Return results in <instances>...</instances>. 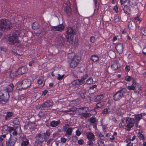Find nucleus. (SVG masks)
Instances as JSON below:
<instances>
[{
    "mask_svg": "<svg viewBox=\"0 0 146 146\" xmlns=\"http://www.w3.org/2000/svg\"><path fill=\"white\" fill-rule=\"evenodd\" d=\"M14 85L12 83L10 84L8 86L5 90L7 92H12L14 88Z\"/></svg>",
    "mask_w": 146,
    "mask_h": 146,
    "instance_id": "c85d7f7f",
    "label": "nucleus"
},
{
    "mask_svg": "<svg viewBox=\"0 0 146 146\" xmlns=\"http://www.w3.org/2000/svg\"><path fill=\"white\" fill-rule=\"evenodd\" d=\"M88 74H85L80 79H79L82 84H83L85 82V79L88 77Z\"/></svg>",
    "mask_w": 146,
    "mask_h": 146,
    "instance_id": "c9c22d12",
    "label": "nucleus"
},
{
    "mask_svg": "<svg viewBox=\"0 0 146 146\" xmlns=\"http://www.w3.org/2000/svg\"><path fill=\"white\" fill-rule=\"evenodd\" d=\"M60 141L61 142L64 143L66 141V139L64 137H62L60 138Z\"/></svg>",
    "mask_w": 146,
    "mask_h": 146,
    "instance_id": "e2e57ef3",
    "label": "nucleus"
},
{
    "mask_svg": "<svg viewBox=\"0 0 146 146\" xmlns=\"http://www.w3.org/2000/svg\"><path fill=\"white\" fill-rule=\"evenodd\" d=\"M60 123V121L58 120L57 121H52L51 122L50 125L52 127H55L57 126Z\"/></svg>",
    "mask_w": 146,
    "mask_h": 146,
    "instance_id": "c756f323",
    "label": "nucleus"
},
{
    "mask_svg": "<svg viewBox=\"0 0 146 146\" xmlns=\"http://www.w3.org/2000/svg\"><path fill=\"white\" fill-rule=\"evenodd\" d=\"M53 102L52 100H47L42 105V107L48 108L52 106Z\"/></svg>",
    "mask_w": 146,
    "mask_h": 146,
    "instance_id": "4be33fe9",
    "label": "nucleus"
},
{
    "mask_svg": "<svg viewBox=\"0 0 146 146\" xmlns=\"http://www.w3.org/2000/svg\"><path fill=\"white\" fill-rule=\"evenodd\" d=\"M138 136L141 139L144 140L145 139V138L143 135L141 133H139L138 134Z\"/></svg>",
    "mask_w": 146,
    "mask_h": 146,
    "instance_id": "5fc2aeb1",
    "label": "nucleus"
},
{
    "mask_svg": "<svg viewBox=\"0 0 146 146\" xmlns=\"http://www.w3.org/2000/svg\"><path fill=\"white\" fill-rule=\"evenodd\" d=\"M29 143V141L28 140H27L25 141H24L22 142L21 144V146H27Z\"/></svg>",
    "mask_w": 146,
    "mask_h": 146,
    "instance_id": "de8ad7c7",
    "label": "nucleus"
},
{
    "mask_svg": "<svg viewBox=\"0 0 146 146\" xmlns=\"http://www.w3.org/2000/svg\"><path fill=\"white\" fill-rule=\"evenodd\" d=\"M76 135L78 136H79L81 134V132L78 129L76 130Z\"/></svg>",
    "mask_w": 146,
    "mask_h": 146,
    "instance_id": "680f3d73",
    "label": "nucleus"
},
{
    "mask_svg": "<svg viewBox=\"0 0 146 146\" xmlns=\"http://www.w3.org/2000/svg\"><path fill=\"white\" fill-rule=\"evenodd\" d=\"M125 121L126 127L130 128L134 125L133 122L131 117H127L125 118Z\"/></svg>",
    "mask_w": 146,
    "mask_h": 146,
    "instance_id": "f8f14e48",
    "label": "nucleus"
},
{
    "mask_svg": "<svg viewBox=\"0 0 146 146\" xmlns=\"http://www.w3.org/2000/svg\"><path fill=\"white\" fill-rule=\"evenodd\" d=\"M138 3V0H129L128 1V3L129 5L132 7L136 6Z\"/></svg>",
    "mask_w": 146,
    "mask_h": 146,
    "instance_id": "a878e982",
    "label": "nucleus"
},
{
    "mask_svg": "<svg viewBox=\"0 0 146 146\" xmlns=\"http://www.w3.org/2000/svg\"><path fill=\"white\" fill-rule=\"evenodd\" d=\"M135 21L137 24H139L141 22V19L140 18L138 15L137 17L134 18Z\"/></svg>",
    "mask_w": 146,
    "mask_h": 146,
    "instance_id": "37998d69",
    "label": "nucleus"
},
{
    "mask_svg": "<svg viewBox=\"0 0 146 146\" xmlns=\"http://www.w3.org/2000/svg\"><path fill=\"white\" fill-rule=\"evenodd\" d=\"M117 135V133L116 132H115L113 133L112 132L106 134V136L108 138L109 140H113L115 137V136Z\"/></svg>",
    "mask_w": 146,
    "mask_h": 146,
    "instance_id": "a211bd4d",
    "label": "nucleus"
},
{
    "mask_svg": "<svg viewBox=\"0 0 146 146\" xmlns=\"http://www.w3.org/2000/svg\"><path fill=\"white\" fill-rule=\"evenodd\" d=\"M100 138V140H102L103 139L102 137H104V135L101 133H99V135L97 134V135Z\"/></svg>",
    "mask_w": 146,
    "mask_h": 146,
    "instance_id": "338daca9",
    "label": "nucleus"
},
{
    "mask_svg": "<svg viewBox=\"0 0 146 146\" xmlns=\"http://www.w3.org/2000/svg\"><path fill=\"white\" fill-rule=\"evenodd\" d=\"M145 115L144 113H141L138 114L132 115V117L131 118L132 121L134 123H137L142 117L143 115Z\"/></svg>",
    "mask_w": 146,
    "mask_h": 146,
    "instance_id": "1a4fd4ad",
    "label": "nucleus"
},
{
    "mask_svg": "<svg viewBox=\"0 0 146 146\" xmlns=\"http://www.w3.org/2000/svg\"><path fill=\"white\" fill-rule=\"evenodd\" d=\"M6 137V134L0 135V141L1 142H4L5 138Z\"/></svg>",
    "mask_w": 146,
    "mask_h": 146,
    "instance_id": "8fccbe9b",
    "label": "nucleus"
},
{
    "mask_svg": "<svg viewBox=\"0 0 146 146\" xmlns=\"http://www.w3.org/2000/svg\"><path fill=\"white\" fill-rule=\"evenodd\" d=\"M71 84L72 85L74 86L82 85L79 79H77L71 82Z\"/></svg>",
    "mask_w": 146,
    "mask_h": 146,
    "instance_id": "f704fd0d",
    "label": "nucleus"
},
{
    "mask_svg": "<svg viewBox=\"0 0 146 146\" xmlns=\"http://www.w3.org/2000/svg\"><path fill=\"white\" fill-rule=\"evenodd\" d=\"M104 102H100L97 103L96 105V106L95 108V109H97L100 108L104 106Z\"/></svg>",
    "mask_w": 146,
    "mask_h": 146,
    "instance_id": "ea45409f",
    "label": "nucleus"
},
{
    "mask_svg": "<svg viewBox=\"0 0 146 146\" xmlns=\"http://www.w3.org/2000/svg\"><path fill=\"white\" fill-rule=\"evenodd\" d=\"M124 92L123 90L117 92L113 96L114 99L116 101L119 100L123 97Z\"/></svg>",
    "mask_w": 146,
    "mask_h": 146,
    "instance_id": "9d476101",
    "label": "nucleus"
},
{
    "mask_svg": "<svg viewBox=\"0 0 146 146\" xmlns=\"http://www.w3.org/2000/svg\"><path fill=\"white\" fill-rule=\"evenodd\" d=\"M36 141H35L34 146H36L41 144L45 140V137L42 133H40L36 137Z\"/></svg>",
    "mask_w": 146,
    "mask_h": 146,
    "instance_id": "6e6552de",
    "label": "nucleus"
},
{
    "mask_svg": "<svg viewBox=\"0 0 146 146\" xmlns=\"http://www.w3.org/2000/svg\"><path fill=\"white\" fill-rule=\"evenodd\" d=\"M110 109L109 108H108L105 109L103 111H102V113L104 114H108L110 113V111H109Z\"/></svg>",
    "mask_w": 146,
    "mask_h": 146,
    "instance_id": "864d4df0",
    "label": "nucleus"
},
{
    "mask_svg": "<svg viewBox=\"0 0 146 146\" xmlns=\"http://www.w3.org/2000/svg\"><path fill=\"white\" fill-rule=\"evenodd\" d=\"M123 10L124 13L126 14L129 15L130 13L131 9L127 5H125L123 7Z\"/></svg>",
    "mask_w": 146,
    "mask_h": 146,
    "instance_id": "cd10ccee",
    "label": "nucleus"
},
{
    "mask_svg": "<svg viewBox=\"0 0 146 146\" xmlns=\"http://www.w3.org/2000/svg\"><path fill=\"white\" fill-rule=\"evenodd\" d=\"M78 142L79 145H82L84 143V141L82 139H80L78 140Z\"/></svg>",
    "mask_w": 146,
    "mask_h": 146,
    "instance_id": "bf43d9fd",
    "label": "nucleus"
},
{
    "mask_svg": "<svg viewBox=\"0 0 146 146\" xmlns=\"http://www.w3.org/2000/svg\"><path fill=\"white\" fill-rule=\"evenodd\" d=\"M68 58L70 59V67L72 68H74L76 67L79 62L80 58L75 56V54L72 52L69 53L68 55Z\"/></svg>",
    "mask_w": 146,
    "mask_h": 146,
    "instance_id": "f03ea898",
    "label": "nucleus"
},
{
    "mask_svg": "<svg viewBox=\"0 0 146 146\" xmlns=\"http://www.w3.org/2000/svg\"><path fill=\"white\" fill-rule=\"evenodd\" d=\"M125 80L127 82H130L133 80V78L130 76H125Z\"/></svg>",
    "mask_w": 146,
    "mask_h": 146,
    "instance_id": "c03bdc74",
    "label": "nucleus"
},
{
    "mask_svg": "<svg viewBox=\"0 0 146 146\" xmlns=\"http://www.w3.org/2000/svg\"><path fill=\"white\" fill-rule=\"evenodd\" d=\"M141 32L142 35L144 36H146V28L144 27L141 30Z\"/></svg>",
    "mask_w": 146,
    "mask_h": 146,
    "instance_id": "603ef678",
    "label": "nucleus"
},
{
    "mask_svg": "<svg viewBox=\"0 0 146 146\" xmlns=\"http://www.w3.org/2000/svg\"><path fill=\"white\" fill-rule=\"evenodd\" d=\"M8 95L7 98H5L3 94L1 93H0V103L5 104L7 101L9 97L8 94Z\"/></svg>",
    "mask_w": 146,
    "mask_h": 146,
    "instance_id": "b1692460",
    "label": "nucleus"
},
{
    "mask_svg": "<svg viewBox=\"0 0 146 146\" xmlns=\"http://www.w3.org/2000/svg\"><path fill=\"white\" fill-rule=\"evenodd\" d=\"M1 50L5 52L7 50V49L5 47L3 46H1L0 48Z\"/></svg>",
    "mask_w": 146,
    "mask_h": 146,
    "instance_id": "052dcab7",
    "label": "nucleus"
},
{
    "mask_svg": "<svg viewBox=\"0 0 146 146\" xmlns=\"http://www.w3.org/2000/svg\"><path fill=\"white\" fill-rule=\"evenodd\" d=\"M17 86V89L18 90H20L23 88L22 82H18L16 84Z\"/></svg>",
    "mask_w": 146,
    "mask_h": 146,
    "instance_id": "e433bc0d",
    "label": "nucleus"
},
{
    "mask_svg": "<svg viewBox=\"0 0 146 146\" xmlns=\"http://www.w3.org/2000/svg\"><path fill=\"white\" fill-rule=\"evenodd\" d=\"M118 67L119 66L117 62L114 61L112 62L111 66V68L112 70H116L118 69Z\"/></svg>",
    "mask_w": 146,
    "mask_h": 146,
    "instance_id": "bb28decb",
    "label": "nucleus"
},
{
    "mask_svg": "<svg viewBox=\"0 0 146 146\" xmlns=\"http://www.w3.org/2000/svg\"><path fill=\"white\" fill-rule=\"evenodd\" d=\"M19 74L18 72H17V70L12 71L10 73V76L12 78L16 77Z\"/></svg>",
    "mask_w": 146,
    "mask_h": 146,
    "instance_id": "2f4dec72",
    "label": "nucleus"
},
{
    "mask_svg": "<svg viewBox=\"0 0 146 146\" xmlns=\"http://www.w3.org/2000/svg\"><path fill=\"white\" fill-rule=\"evenodd\" d=\"M27 70V68L26 67L23 66L17 70V72H18L19 74H22L25 73Z\"/></svg>",
    "mask_w": 146,
    "mask_h": 146,
    "instance_id": "6ab92c4d",
    "label": "nucleus"
},
{
    "mask_svg": "<svg viewBox=\"0 0 146 146\" xmlns=\"http://www.w3.org/2000/svg\"><path fill=\"white\" fill-rule=\"evenodd\" d=\"M126 110V106L125 105H123L118 109V113L120 115H121L125 113Z\"/></svg>",
    "mask_w": 146,
    "mask_h": 146,
    "instance_id": "f3484780",
    "label": "nucleus"
},
{
    "mask_svg": "<svg viewBox=\"0 0 146 146\" xmlns=\"http://www.w3.org/2000/svg\"><path fill=\"white\" fill-rule=\"evenodd\" d=\"M123 45L121 43L117 44L115 47V48L119 54H121L123 51Z\"/></svg>",
    "mask_w": 146,
    "mask_h": 146,
    "instance_id": "aec40b11",
    "label": "nucleus"
},
{
    "mask_svg": "<svg viewBox=\"0 0 146 146\" xmlns=\"http://www.w3.org/2000/svg\"><path fill=\"white\" fill-rule=\"evenodd\" d=\"M125 121V119H123L120 123L119 125V127H126Z\"/></svg>",
    "mask_w": 146,
    "mask_h": 146,
    "instance_id": "a19ab883",
    "label": "nucleus"
},
{
    "mask_svg": "<svg viewBox=\"0 0 146 146\" xmlns=\"http://www.w3.org/2000/svg\"><path fill=\"white\" fill-rule=\"evenodd\" d=\"M23 88L24 89L28 88L31 85L30 81L28 79H25L22 81Z\"/></svg>",
    "mask_w": 146,
    "mask_h": 146,
    "instance_id": "dca6fc26",
    "label": "nucleus"
},
{
    "mask_svg": "<svg viewBox=\"0 0 146 146\" xmlns=\"http://www.w3.org/2000/svg\"><path fill=\"white\" fill-rule=\"evenodd\" d=\"M16 142V140L10 137L8 140L6 141L7 146H14Z\"/></svg>",
    "mask_w": 146,
    "mask_h": 146,
    "instance_id": "4468645a",
    "label": "nucleus"
},
{
    "mask_svg": "<svg viewBox=\"0 0 146 146\" xmlns=\"http://www.w3.org/2000/svg\"><path fill=\"white\" fill-rule=\"evenodd\" d=\"M113 9L115 11L116 13H117L118 12V8L117 7L116 5L114 7Z\"/></svg>",
    "mask_w": 146,
    "mask_h": 146,
    "instance_id": "0e129e2a",
    "label": "nucleus"
},
{
    "mask_svg": "<svg viewBox=\"0 0 146 146\" xmlns=\"http://www.w3.org/2000/svg\"><path fill=\"white\" fill-rule=\"evenodd\" d=\"M31 129H33L36 128V125L35 123L30 122L27 125H25L24 126V128L27 129V127Z\"/></svg>",
    "mask_w": 146,
    "mask_h": 146,
    "instance_id": "393cba45",
    "label": "nucleus"
},
{
    "mask_svg": "<svg viewBox=\"0 0 146 146\" xmlns=\"http://www.w3.org/2000/svg\"><path fill=\"white\" fill-rule=\"evenodd\" d=\"M57 45L61 46L63 45L64 42V38L61 35H58L56 39Z\"/></svg>",
    "mask_w": 146,
    "mask_h": 146,
    "instance_id": "ddd939ff",
    "label": "nucleus"
},
{
    "mask_svg": "<svg viewBox=\"0 0 146 146\" xmlns=\"http://www.w3.org/2000/svg\"><path fill=\"white\" fill-rule=\"evenodd\" d=\"M21 31L19 30L14 31L11 33L8 37L7 40L9 43L11 44H13L18 42V37L20 35Z\"/></svg>",
    "mask_w": 146,
    "mask_h": 146,
    "instance_id": "f257e3e1",
    "label": "nucleus"
},
{
    "mask_svg": "<svg viewBox=\"0 0 146 146\" xmlns=\"http://www.w3.org/2000/svg\"><path fill=\"white\" fill-rule=\"evenodd\" d=\"M32 28L35 30L38 29L39 27L40 26L38 22H35L32 24Z\"/></svg>",
    "mask_w": 146,
    "mask_h": 146,
    "instance_id": "72a5a7b5",
    "label": "nucleus"
},
{
    "mask_svg": "<svg viewBox=\"0 0 146 146\" xmlns=\"http://www.w3.org/2000/svg\"><path fill=\"white\" fill-rule=\"evenodd\" d=\"M78 111L79 112V114L80 115L82 118H87L90 116L89 114L86 113L87 112L89 111V109L87 107H83L78 108Z\"/></svg>",
    "mask_w": 146,
    "mask_h": 146,
    "instance_id": "39448f33",
    "label": "nucleus"
},
{
    "mask_svg": "<svg viewBox=\"0 0 146 146\" xmlns=\"http://www.w3.org/2000/svg\"><path fill=\"white\" fill-rule=\"evenodd\" d=\"M67 35L66 36L68 41L70 43H72L73 40L74 32L73 28L70 27L67 28L66 31Z\"/></svg>",
    "mask_w": 146,
    "mask_h": 146,
    "instance_id": "7ed1b4c3",
    "label": "nucleus"
},
{
    "mask_svg": "<svg viewBox=\"0 0 146 146\" xmlns=\"http://www.w3.org/2000/svg\"><path fill=\"white\" fill-rule=\"evenodd\" d=\"M64 28V27L62 24H60L57 26H50V29L54 31H59L60 32L63 31Z\"/></svg>",
    "mask_w": 146,
    "mask_h": 146,
    "instance_id": "9b49d317",
    "label": "nucleus"
},
{
    "mask_svg": "<svg viewBox=\"0 0 146 146\" xmlns=\"http://www.w3.org/2000/svg\"><path fill=\"white\" fill-rule=\"evenodd\" d=\"M15 130L14 128L12 127H9V131L11 133H12Z\"/></svg>",
    "mask_w": 146,
    "mask_h": 146,
    "instance_id": "774afa93",
    "label": "nucleus"
},
{
    "mask_svg": "<svg viewBox=\"0 0 146 146\" xmlns=\"http://www.w3.org/2000/svg\"><path fill=\"white\" fill-rule=\"evenodd\" d=\"M98 144L99 146H105L104 143L102 140H98Z\"/></svg>",
    "mask_w": 146,
    "mask_h": 146,
    "instance_id": "3c124183",
    "label": "nucleus"
},
{
    "mask_svg": "<svg viewBox=\"0 0 146 146\" xmlns=\"http://www.w3.org/2000/svg\"><path fill=\"white\" fill-rule=\"evenodd\" d=\"M93 80L91 77L88 78L86 81V83L88 84H91L93 83Z\"/></svg>",
    "mask_w": 146,
    "mask_h": 146,
    "instance_id": "79ce46f5",
    "label": "nucleus"
},
{
    "mask_svg": "<svg viewBox=\"0 0 146 146\" xmlns=\"http://www.w3.org/2000/svg\"><path fill=\"white\" fill-rule=\"evenodd\" d=\"M125 71L127 72H129L130 69V68L129 65H126L125 68Z\"/></svg>",
    "mask_w": 146,
    "mask_h": 146,
    "instance_id": "4d7b16f0",
    "label": "nucleus"
},
{
    "mask_svg": "<svg viewBox=\"0 0 146 146\" xmlns=\"http://www.w3.org/2000/svg\"><path fill=\"white\" fill-rule=\"evenodd\" d=\"M86 137L88 140H95V138L94 135L92 132H88L86 133Z\"/></svg>",
    "mask_w": 146,
    "mask_h": 146,
    "instance_id": "5701e85b",
    "label": "nucleus"
},
{
    "mask_svg": "<svg viewBox=\"0 0 146 146\" xmlns=\"http://www.w3.org/2000/svg\"><path fill=\"white\" fill-rule=\"evenodd\" d=\"M37 82L38 84L42 85V86H43L45 83L43 78L42 77H40L38 79Z\"/></svg>",
    "mask_w": 146,
    "mask_h": 146,
    "instance_id": "7c9ffc66",
    "label": "nucleus"
},
{
    "mask_svg": "<svg viewBox=\"0 0 146 146\" xmlns=\"http://www.w3.org/2000/svg\"><path fill=\"white\" fill-rule=\"evenodd\" d=\"M64 11L68 16H70L72 13V9L71 8V4L69 1L66 0L64 3Z\"/></svg>",
    "mask_w": 146,
    "mask_h": 146,
    "instance_id": "0eeeda50",
    "label": "nucleus"
},
{
    "mask_svg": "<svg viewBox=\"0 0 146 146\" xmlns=\"http://www.w3.org/2000/svg\"><path fill=\"white\" fill-rule=\"evenodd\" d=\"M95 141V140H89V141H88V144L90 146H93L94 144L93 142V141Z\"/></svg>",
    "mask_w": 146,
    "mask_h": 146,
    "instance_id": "6e6d98bb",
    "label": "nucleus"
},
{
    "mask_svg": "<svg viewBox=\"0 0 146 146\" xmlns=\"http://www.w3.org/2000/svg\"><path fill=\"white\" fill-rule=\"evenodd\" d=\"M140 86L139 84L136 83L134 80H133L132 84L131 86H128L127 89L129 90H134L135 92H138L140 90Z\"/></svg>",
    "mask_w": 146,
    "mask_h": 146,
    "instance_id": "423d86ee",
    "label": "nucleus"
},
{
    "mask_svg": "<svg viewBox=\"0 0 146 146\" xmlns=\"http://www.w3.org/2000/svg\"><path fill=\"white\" fill-rule=\"evenodd\" d=\"M76 110V108H71L67 110H66L64 111H62L63 112L67 113L68 112H70L68 113H67V114H69L71 115H74L75 114L74 112H75Z\"/></svg>",
    "mask_w": 146,
    "mask_h": 146,
    "instance_id": "412c9836",
    "label": "nucleus"
},
{
    "mask_svg": "<svg viewBox=\"0 0 146 146\" xmlns=\"http://www.w3.org/2000/svg\"><path fill=\"white\" fill-rule=\"evenodd\" d=\"M10 22L8 20L2 19L0 20V29H9L11 26Z\"/></svg>",
    "mask_w": 146,
    "mask_h": 146,
    "instance_id": "20e7f679",
    "label": "nucleus"
},
{
    "mask_svg": "<svg viewBox=\"0 0 146 146\" xmlns=\"http://www.w3.org/2000/svg\"><path fill=\"white\" fill-rule=\"evenodd\" d=\"M99 59V57L96 55H93L91 56V60L94 62L97 61Z\"/></svg>",
    "mask_w": 146,
    "mask_h": 146,
    "instance_id": "4c0bfd02",
    "label": "nucleus"
},
{
    "mask_svg": "<svg viewBox=\"0 0 146 146\" xmlns=\"http://www.w3.org/2000/svg\"><path fill=\"white\" fill-rule=\"evenodd\" d=\"M68 126V125H66L63 127L64 130V131H66V133L65 134L66 136H67V135H71L73 131V128H69L66 129Z\"/></svg>",
    "mask_w": 146,
    "mask_h": 146,
    "instance_id": "2eb2a0df",
    "label": "nucleus"
},
{
    "mask_svg": "<svg viewBox=\"0 0 146 146\" xmlns=\"http://www.w3.org/2000/svg\"><path fill=\"white\" fill-rule=\"evenodd\" d=\"M13 115V113L11 112H8L7 113L5 117V120H7L9 118Z\"/></svg>",
    "mask_w": 146,
    "mask_h": 146,
    "instance_id": "58836bf2",
    "label": "nucleus"
},
{
    "mask_svg": "<svg viewBox=\"0 0 146 146\" xmlns=\"http://www.w3.org/2000/svg\"><path fill=\"white\" fill-rule=\"evenodd\" d=\"M57 79L58 80H60L63 79L65 76L64 74H63L61 75L60 74H57Z\"/></svg>",
    "mask_w": 146,
    "mask_h": 146,
    "instance_id": "09e8293b",
    "label": "nucleus"
},
{
    "mask_svg": "<svg viewBox=\"0 0 146 146\" xmlns=\"http://www.w3.org/2000/svg\"><path fill=\"white\" fill-rule=\"evenodd\" d=\"M90 41L92 43H94L95 41V37L93 36H92L90 37Z\"/></svg>",
    "mask_w": 146,
    "mask_h": 146,
    "instance_id": "69168bd1",
    "label": "nucleus"
},
{
    "mask_svg": "<svg viewBox=\"0 0 146 146\" xmlns=\"http://www.w3.org/2000/svg\"><path fill=\"white\" fill-rule=\"evenodd\" d=\"M114 19L115 22L116 23H117L120 21V18H119V16L117 14H116L115 15Z\"/></svg>",
    "mask_w": 146,
    "mask_h": 146,
    "instance_id": "a18cd8bd",
    "label": "nucleus"
},
{
    "mask_svg": "<svg viewBox=\"0 0 146 146\" xmlns=\"http://www.w3.org/2000/svg\"><path fill=\"white\" fill-rule=\"evenodd\" d=\"M104 98V96L102 95H100L97 96L96 98V99L97 101H99L102 99Z\"/></svg>",
    "mask_w": 146,
    "mask_h": 146,
    "instance_id": "49530a36",
    "label": "nucleus"
},
{
    "mask_svg": "<svg viewBox=\"0 0 146 146\" xmlns=\"http://www.w3.org/2000/svg\"><path fill=\"white\" fill-rule=\"evenodd\" d=\"M9 127L7 125H5L2 127V133L6 134L9 131Z\"/></svg>",
    "mask_w": 146,
    "mask_h": 146,
    "instance_id": "473e14b6",
    "label": "nucleus"
},
{
    "mask_svg": "<svg viewBox=\"0 0 146 146\" xmlns=\"http://www.w3.org/2000/svg\"><path fill=\"white\" fill-rule=\"evenodd\" d=\"M90 121L91 123H94L96 122V119L94 117H92L90 119Z\"/></svg>",
    "mask_w": 146,
    "mask_h": 146,
    "instance_id": "13d9d810",
    "label": "nucleus"
}]
</instances>
